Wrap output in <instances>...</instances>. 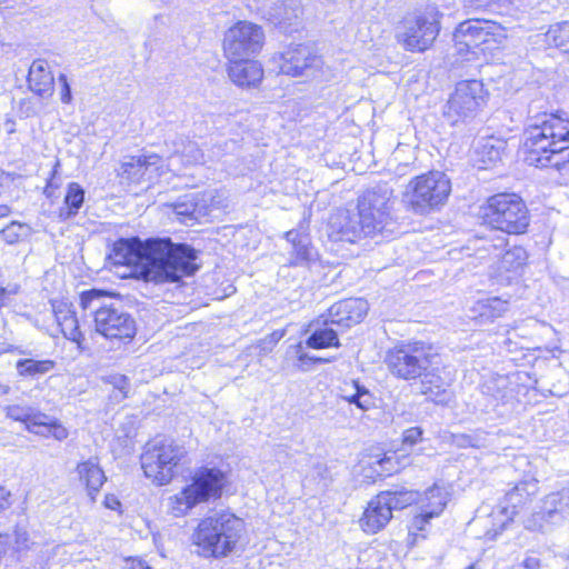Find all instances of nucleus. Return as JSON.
<instances>
[{
    "label": "nucleus",
    "instance_id": "nucleus-1",
    "mask_svg": "<svg viewBox=\"0 0 569 569\" xmlns=\"http://www.w3.org/2000/svg\"><path fill=\"white\" fill-rule=\"evenodd\" d=\"M108 258L113 264L132 267L139 277L156 284L177 283L200 269L199 252L188 243L170 238H120Z\"/></svg>",
    "mask_w": 569,
    "mask_h": 569
},
{
    "label": "nucleus",
    "instance_id": "nucleus-2",
    "mask_svg": "<svg viewBox=\"0 0 569 569\" xmlns=\"http://www.w3.org/2000/svg\"><path fill=\"white\" fill-rule=\"evenodd\" d=\"M542 99L528 104L527 126L523 131L525 162L536 168L560 171L569 163V119L565 112L542 110Z\"/></svg>",
    "mask_w": 569,
    "mask_h": 569
},
{
    "label": "nucleus",
    "instance_id": "nucleus-3",
    "mask_svg": "<svg viewBox=\"0 0 569 569\" xmlns=\"http://www.w3.org/2000/svg\"><path fill=\"white\" fill-rule=\"evenodd\" d=\"M392 190L387 183L366 190L359 198L357 211L339 209L328 221V236L332 241L357 243L378 234L390 237L397 223L390 214Z\"/></svg>",
    "mask_w": 569,
    "mask_h": 569
},
{
    "label": "nucleus",
    "instance_id": "nucleus-4",
    "mask_svg": "<svg viewBox=\"0 0 569 569\" xmlns=\"http://www.w3.org/2000/svg\"><path fill=\"white\" fill-rule=\"evenodd\" d=\"M244 530V522L231 512H216L200 520L193 543L204 558H224L236 548Z\"/></svg>",
    "mask_w": 569,
    "mask_h": 569
},
{
    "label": "nucleus",
    "instance_id": "nucleus-5",
    "mask_svg": "<svg viewBox=\"0 0 569 569\" xmlns=\"http://www.w3.org/2000/svg\"><path fill=\"white\" fill-rule=\"evenodd\" d=\"M443 14L435 4L408 12L396 27L397 42L409 52H425L437 40Z\"/></svg>",
    "mask_w": 569,
    "mask_h": 569
},
{
    "label": "nucleus",
    "instance_id": "nucleus-6",
    "mask_svg": "<svg viewBox=\"0 0 569 569\" xmlns=\"http://www.w3.org/2000/svg\"><path fill=\"white\" fill-rule=\"evenodd\" d=\"M486 224L508 234H522L530 222L529 210L522 198L516 193H497L480 207Z\"/></svg>",
    "mask_w": 569,
    "mask_h": 569
},
{
    "label": "nucleus",
    "instance_id": "nucleus-7",
    "mask_svg": "<svg viewBox=\"0 0 569 569\" xmlns=\"http://www.w3.org/2000/svg\"><path fill=\"white\" fill-rule=\"evenodd\" d=\"M450 193V178L442 171L432 170L411 179L405 198L415 213L428 214L443 207Z\"/></svg>",
    "mask_w": 569,
    "mask_h": 569
},
{
    "label": "nucleus",
    "instance_id": "nucleus-8",
    "mask_svg": "<svg viewBox=\"0 0 569 569\" xmlns=\"http://www.w3.org/2000/svg\"><path fill=\"white\" fill-rule=\"evenodd\" d=\"M536 485L528 480H520L505 493L503 501L490 508L482 505L477 509L475 521L483 527L485 537L496 539L513 520L517 508L522 506L531 495L529 488Z\"/></svg>",
    "mask_w": 569,
    "mask_h": 569
},
{
    "label": "nucleus",
    "instance_id": "nucleus-9",
    "mask_svg": "<svg viewBox=\"0 0 569 569\" xmlns=\"http://www.w3.org/2000/svg\"><path fill=\"white\" fill-rule=\"evenodd\" d=\"M437 357L428 343L401 341L388 350L385 362L392 376L410 381L418 379L427 368L435 365Z\"/></svg>",
    "mask_w": 569,
    "mask_h": 569
},
{
    "label": "nucleus",
    "instance_id": "nucleus-10",
    "mask_svg": "<svg viewBox=\"0 0 569 569\" xmlns=\"http://www.w3.org/2000/svg\"><path fill=\"white\" fill-rule=\"evenodd\" d=\"M227 482V476L221 469L217 467L198 468L191 477L190 483L174 496V510L187 512L202 502L219 499Z\"/></svg>",
    "mask_w": 569,
    "mask_h": 569
},
{
    "label": "nucleus",
    "instance_id": "nucleus-11",
    "mask_svg": "<svg viewBox=\"0 0 569 569\" xmlns=\"http://www.w3.org/2000/svg\"><path fill=\"white\" fill-rule=\"evenodd\" d=\"M184 453V448L173 440L154 439L148 442L140 457L144 476L159 486L169 483Z\"/></svg>",
    "mask_w": 569,
    "mask_h": 569
},
{
    "label": "nucleus",
    "instance_id": "nucleus-12",
    "mask_svg": "<svg viewBox=\"0 0 569 569\" xmlns=\"http://www.w3.org/2000/svg\"><path fill=\"white\" fill-rule=\"evenodd\" d=\"M488 91L482 81H459L443 107V118L451 126L473 119L486 106Z\"/></svg>",
    "mask_w": 569,
    "mask_h": 569
},
{
    "label": "nucleus",
    "instance_id": "nucleus-13",
    "mask_svg": "<svg viewBox=\"0 0 569 569\" xmlns=\"http://www.w3.org/2000/svg\"><path fill=\"white\" fill-rule=\"evenodd\" d=\"M417 499V491L403 487L379 492L371 499L360 518V526L367 533H377L391 520L393 510L403 509Z\"/></svg>",
    "mask_w": 569,
    "mask_h": 569
},
{
    "label": "nucleus",
    "instance_id": "nucleus-14",
    "mask_svg": "<svg viewBox=\"0 0 569 569\" xmlns=\"http://www.w3.org/2000/svg\"><path fill=\"white\" fill-rule=\"evenodd\" d=\"M273 61L279 72L289 77L327 78L322 57L308 43H290L283 51L274 54Z\"/></svg>",
    "mask_w": 569,
    "mask_h": 569
},
{
    "label": "nucleus",
    "instance_id": "nucleus-15",
    "mask_svg": "<svg viewBox=\"0 0 569 569\" xmlns=\"http://www.w3.org/2000/svg\"><path fill=\"white\" fill-rule=\"evenodd\" d=\"M495 24L489 20L468 19L460 22L453 31L452 39L457 53L478 57L489 50L488 42L493 40Z\"/></svg>",
    "mask_w": 569,
    "mask_h": 569
},
{
    "label": "nucleus",
    "instance_id": "nucleus-16",
    "mask_svg": "<svg viewBox=\"0 0 569 569\" xmlns=\"http://www.w3.org/2000/svg\"><path fill=\"white\" fill-rule=\"evenodd\" d=\"M263 42L264 33L260 26L239 21L226 32L223 50L228 59L247 58L258 53Z\"/></svg>",
    "mask_w": 569,
    "mask_h": 569
},
{
    "label": "nucleus",
    "instance_id": "nucleus-17",
    "mask_svg": "<svg viewBox=\"0 0 569 569\" xmlns=\"http://www.w3.org/2000/svg\"><path fill=\"white\" fill-rule=\"evenodd\" d=\"M96 331L107 339L130 341L137 331L136 321L120 305L99 306L94 311Z\"/></svg>",
    "mask_w": 569,
    "mask_h": 569
},
{
    "label": "nucleus",
    "instance_id": "nucleus-18",
    "mask_svg": "<svg viewBox=\"0 0 569 569\" xmlns=\"http://www.w3.org/2000/svg\"><path fill=\"white\" fill-rule=\"evenodd\" d=\"M535 518L543 525L560 526L569 519V487L553 491L545 496Z\"/></svg>",
    "mask_w": 569,
    "mask_h": 569
},
{
    "label": "nucleus",
    "instance_id": "nucleus-19",
    "mask_svg": "<svg viewBox=\"0 0 569 569\" xmlns=\"http://www.w3.org/2000/svg\"><path fill=\"white\" fill-rule=\"evenodd\" d=\"M301 335L306 337L301 341L310 349L321 350L341 346L338 330L323 315L305 326Z\"/></svg>",
    "mask_w": 569,
    "mask_h": 569
},
{
    "label": "nucleus",
    "instance_id": "nucleus-20",
    "mask_svg": "<svg viewBox=\"0 0 569 569\" xmlns=\"http://www.w3.org/2000/svg\"><path fill=\"white\" fill-rule=\"evenodd\" d=\"M420 391L428 396L437 405H449L451 392L448 390L451 378L447 376L445 368L431 365L420 377Z\"/></svg>",
    "mask_w": 569,
    "mask_h": 569
},
{
    "label": "nucleus",
    "instance_id": "nucleus-21",
    "mask_svg": "<svg viewBox=\"0 0 569 569\" xmlns=\"http://www.w3.org/2000/svg\"><path fill=\"white\" fill-rule=\"evenodd\" d=\"M338 396L361 412L377 408L378 398L360 379H345L338 388Z\"/></svg>",
    "mask_w": 569,
    "mask_h": 569
},
{
    "label": "nucleus",
    "instance_id": "nucleus-22",
    "mask_svg": "<svg viewBox=\"0 0 569 569\" xmlns=\"http://www.w3.org/2000/svg\"><path fill=\"white\" fill-rule=\"evenodd\" d=\"M228 76L238 87H257L263 78V69L257 60L248 58L229 59Z\"/></svg>",
    "mask_w": 569,
    "mask_h": 569
},
{
    "label": "nucleus",
    "instance_id": "nucleus-23",
    "mask_svg": "<svg viewBox=\"0 0 569 569\" xmlns=\"http://www.w3.org/2000/svg\"><path fill=\"white\" fill-rule=\"evenodd\" d=\"M178 220L184 224L193 226L208 214V207L199 192L187 193L172 203Z\"/></svg>",
    "mask_w": 569,
    "mask_h": 569
},
{
    "label": "nucleus",
    "instance_id": "nucleus-24",
    "mask_svg": "<svg viewBox=\"0 0 569 569\" xmlns=\"http://www.w3.org/2000/svg\"><path fill=\"white\" fill-rule=\"evenodd\" d=\"M159 162L160 157L154 153L128 156L123 158L118 174L129 183H140L152 167L157 169Z\"/></svg>",
    "mask_w": 569,
    "mask_h": 569
},
{
    "label": "nucleus",
    "instance_id": "nucleus-25",
    "mask_svg": "<svg viewBox=\"0 0 569 569\" xmlns=\"http://www.w3.org/2000/svg\"><path fill=\"white\" fill-rule=\"evenodd\" d=\"M28 88L39 98L48 99L54 91V78L44 59H36L28 71Z\"/></svg>",
    "mask_w": 569,
    "mask_h": 569
},
{
    "label": "nucleus",
    "instance_id": "nucleus-26",
    "mask_svg": "<svg viewBox=\"0 0 569 569\" xmlns=\"http://www.w3.org/2000/svg\"><path fill=\"white\" fill-rule=\"evenodd\" d=\"M77 473L81 485L84 486L91 502H94L101 487L107 481L104 471L94 459L90 458L78 463Z\"/></svg>",
    "mask_w": 569,
    "mask_h": 569
},
{
    "label": "nucleus",
    "instance_id": "nucleus-27",
    "mask_svg": "<svg viewBox=\"0 0 569 569\" xmlns=\"http://www.w3.org/2000/svg\"><path fill=\"white\" fill-rule=\"evenodd\" d=\"M509 303L499 297L478 300L469 310L468 317L477 325H487L502 317L508 311Z\"/></svg>",
    "mask_w": 569,
    "mask_h": 569
},
{
    "label": "nucleus",
    "instance_id": "nucleus-28",
    "mask_svg": "<svg viewBox=\"0 0 569 569\" xmlns=\"http://www.w3.org/2000/svg\"><path fill=\"white\" fill-rule=\"evenodd\" d=\"M286 239L291 244V266L308 267L315 260L316 252L308 233L292 229L286 232Z\"/></svg>",
    "mask_w": 569,
    "mask_h": 569
},
{
    "label": "nucleus",
    "instance_id": "nucleus-29",
    "mask_svg": "<svg viewBox=\"0 0 569 569\" xmlns=\"http://www.w3.org/2000/svg\"><path fill=\"white\" fill-rule=\"evenodd\" d=\"M28 431L34 435L53 438L58 441H62L68 438V429L60 422L59 419L51 417L42 411H38L33 417V422L28 425Z\"/></svg>",
    "mask_w": 569,
    "mask_h": 569
},
{
    "label": "nucleus",
    "instance_id": "nucleus-30",
    "mask_svg": "<svg viewBox=\"0 0 569 569\" xmlns=\"http://www.w3.org/2000/svg\"><path fill=\"white\" fill-rule=\"evenodd\" d=\"M481 393L489 398L493 407L506 405L513 399V389L507 376L490 377L481 385Z\"/></svg>",
    "mask_w": 569,
    "mask_h": 569
},
{
    "label": "nucleus",
    "instance_id": "nucleus-31",
    "mask_svg": "<svg viewBox=\"0 0 569 569\" xmlns=\"http://www.w3.org/2000/svg\"><path fill=\"white\" fill-rule=\"evenodd\" d=\"M449 499L450 493L447 488L435 483L432 487L425 490L420 498L417 492L416 501L419 502V507L423 509V512L432 517H439L445 510Z\"/></svg>",
    "mask_w": 569,
    "mask_h": 569
},
{
    "label": "nucleus",
    "instance_id": "nucleus-32",
    "mask_svg": "<svg viewBox=\"0 0 569 569\" xmlns=\"http://www.w3.org/2000/svg\"><path fill=\"white\" fill-rule=\"evenodd\" d=\"M86 201V190L78 182H69L67 184L62 206L58 209V218L60 221L73 219L83 207Z\"/></svg>",
    "mask_w": 569,
    "mask_h": 569
},
{
    "label": "nucleus",
    "instance_id": "nucleus-33",
    "mask_svg": "<svg viewBox=\"0 0 569 569\" xmlns=\"http://www.w3.org/2000/svg\"><path fill=\"white\" fill-rule=\"evenodd\" d=\"M506 148V141L489 137L478 141L475 153L477 160L483 166L495 164L501 159V154Z\"/></svg>",
    "mask_w": 569,
    "mask_h": 569
},
{
    "label": "nucleus",
    "instance_id": "nucleus-34",
    "mask_svg": "<svg viewBox=\"0 0 569 569\" xmlns=\"http://www.w3.org/2000/svg\"><path fill=\"white\" fill-rule=\"evenodd\" d=\"M54 367L56 362L51 359L22 358L16 362V370L22 378H38L50 372Z\"/></svg>",
    "mask_w": 569,
    "mask_h": 569
},
{
    "label": "nucleus",
    "instance_id": "nucleus-35",
    "mask_svg": "<svg viewBox=\"0 0 569 569\" xmlns=\"http://www.w3.org/2000/svg\"><path fill=\"white\" fill-rule=\"evenodd\" d=\"M528 253L521 246L505 247L500 257H497L498 268L505 271H517L526 264Z\"/></svg>",
    "mask_w": 569,
    "mask_h": 569
},
{
    "label": "nucleus",
    "instance_id": "nucleus-36",
    "mask_svg": "<svg viewBox=\"0 0 569 569\" xmlns=\"http://www.w3.org/2000/svg\"><path fill=\"white\" fill-rule=\"evenodd\" d=\"M368 465L372 470V473H375V476L370 475V478L373 479L375 477L382 478L390 476L398 470V461L395 453L383 452L381 455H377L371 458ZM366 477H369V475H366Z\"/></svg>",
    "mask_w": 569,
    "mask_h": 569
},
{
    "label": "nucleus",
    "instance_id": "nucleus-37",
    "mask_svg": "<svg viewBox=\"0 0 569 569\" xmlns=\"http://www.w3.org/2000/svg\"><path fill=\"white\" fill-rule=\"evenodd\" d=\"M480 244L475 248L476 254L479 259L496 260L497 257L501 256L505 247H508V239L502 236H498L492 239H480Z\"/></svg>",
    "mask_w": 569,
    "mask_h": 569
},
{
    "label": "nucleus",
    "instance_id": "nucleus-38",
    "mask_svg": "<svg viewBox=\"0 0 569 569\" xmlns=\"http://www.w3.org/2000/svg\"><path fill=\"white\" fill-rule=\"evenodd\" d=\"M297 358L296 367L301 371H309L316 365L330 363L333 361V358H323L310 355L306 351V345L302 341L290 347Z\"/></svg>",
    "mask_w": 569,
    "mask_h": 569
},
{
    "label": "nucleus",
    "instance_id": "nucleus-39",
    "mask_svg": "<svg viewBox=\"0 0 569 569\" xmlns=\"http://www.w3.org/2000/svg\"><path fill=\"white\" fill-rule=\"evenodd\" d=\"M452 442L459 448H486L488 446V432L477 429L470 433L452 435Z\"/></svg>",
    "mask_w": 569,
    "mask_h": 569
},
{
    "label": "nucleus",
    "instance_id": "nucleus-40",
    "mask_svg": "<svg viewBox=\"0 0 569 569\" xmlns=\"http://www.w3.org/2000/svg\"><path fill=\"white\" fill-rule=\"evenodd\" d=\"M59 328L60 332L66 339L77 345V349L79 352H82L86 349V339L83 332L80 330L77 313L67 319V321H64L63 323H61Z\"/></svg>",
    "mask_w": 569,
    "mask_h": 569
},
{
    "label": "nucleus",
    "instance_id": "nucleus-41",
    "mask_svg": "<svg viewBox=\"0 0 569 569\" xmlns=\"http://www.w3.org/2000/svg\"><path fill=\"white\" fill-rule=\"evenodd\" d=\"M546 42L556 48L569 47V21H561L549 27L545 34Z\"/></svg>",
    "mask_w": 569,
    "mask_h": 569
},
{
    "label": "nucleus",
    "instance_id": "nucleus-42",
    "mask_svg": "<svg viewBox=\"0 0 569 569\" xmlns=\"http://www.w3.org/2000/svg\"><path fill=\"white\" fill-rule=\"evenodd\" d=\"M347 307L348 306L345 303V300L338 301L333 303L328 309V312L323 313V316L329 320V322L337 327L350 328L353 323H349V318L347 319V316H349Z\"/></svg>",
    "mask_w": 569,
    "mask_h": 569
},
{
    "label": "nucleus",
    "instance_id": "nucleus-43",
    "mask_svg": "<svg viewBox=\"0 0 569 569\" xmlns=\"http://www.w3.org/2000/svg\"><path fill=\"white\" fill-rule=\"evenodd\" d=\"M38 409L29 406L11 405L6 407V416L14 421L23 422L28 430V425L33 422V417L38 413Z\"/></svg>",
    "mask_w": 569,
    "mask_h": 569
},
{
    "label": "nucleus",
    "instance_id": "nucleus-44",
    "mask_svg": "<svg viewBox=\"0 0 569 569\" xmlns=\"http://www.w3.org/2000/svg\"><path fill=\"white\" fill-rule=\"evenodd\" d=\"M29 227L19 221H11L1 230V237L8 244H14L28 236Z\"/></svg>",
    "mask_w": 569,
    "mask_h": 569
},
{
    "label": "nucleus",
    "instance_id": "nucleus-45",
    "mask_svg": "<svg viewBox=\"0 0 569 569\" xmlns=\"http://www.w3.org/2000/svg\"><path fill=\"white\" fill-rule=\"evenodd\" d=\"M345 303L348 306L349 323H359L369 310L367 300L362 298H348L345 299Z\"/></svg>",
    "mask_w": 569,
    "mask_h": 569
},
{
    "label": "nucleus",
    "instance_id": "nucleus-46",
    "mask_svg": "<svg viewBox=\"0 0 569 569\" xmlns=\"http://www.w3.org/2000/svg\"><path fill=\"white\" fill-rule=\"evenodd\" d=\"M300 12L301 11L299 8L291 9L289 11L286 7H280L279 12L277 11L276 13H270V19L276 26H279L281 29H283L284 32H287L288 28L293 26V20L299 19Z\"/></svg>",
    "mask_w": 569,
    "mask_h": 569
},
{
    "label": "nucleus",
    "instance_id": "nucleus-47",
    "mask_svg": "<svg viewBox=\"0 0 569 569\" xmlns=\"http://www.w3.org/2000/svg\"><path fill=\"white\" fill-rule=\"evenodd\" d=\"M108 382L112 385L113 392L110 396L117 402L122 401L128 397L130 389V380L124 375H113L110 376Z\"/></svg>",
    "mask_w": 569,
    "mask_h": 569
},
{
    "label": "nucleus",
    "instance_id": "nucleus-48",
    "mask_svg": "<svg viewBox=\"0 0 569 569\" xmlns=\"http://www.w3.org/2000/svg\"><path fill=\"white\" fill-rule=\"evenodd\" d=\"M102 297L103 290L96 288L81 292L79 298L81 309L83 311L92 310V312L94 313L99 306H104L103 303H101Z\"/></svg>",
    "mask_w": 569,
    "mask_h": 569
},
{
    "label": "nucleus",
    "instance_id": "nucleus-49",
    "mask_svg": "<svg viewBox=\"0 0 569 569\" xmlns=\"http://www.w3.org/2000/svg\"><path fill=\"white\" fill-rule=\"evenodd\" d=\"M51 306L58 327L76 313L72 303L67 301L52 300Z\"/></svg>",
    "mask_w": 569,
    "mask_h": 569
},
{
    "label": "nucleus",
    "instance_id": "nucleus-50",
    "mask_svg": "<svg viewBox=\"0 0 569 569\" xmlns=\"http://www.w3.org/2000/svg\"><path fill=\"white\" fill-rule=\"evenodd\" d=\"M418 512L412 517L409 525L410 533L422 532L426 530L430 520L433 519L431 515L423 512V509L418 506Z\"/></svg>",
    "mask_w": 569,
    "mask_h": 569
},
{
    "label": "nucleus",
    "instance_id": "nucleus-51",
    "mask_svg": "<svg viewBox=\"0 0 569 569\" xmlns=\"http://www.w3.org/2000/svg\"><path fill=\"white\" fill-rule=\"evenodd\" d=\"M38 109L34 101L31 98L20 99L18 102V116L22 119L31 118L37 116Z\"/></svg>",
    "mask_w": 569,
    "mask_h": 569
},
{
    "label": "nucleus",
    "instance_id": "nucleus-52",
    "mask_svg": "<svg viewBox=\"0 0 569 569\" xmlns=\"http://www.w3.org/2000/svg\"><path fill=\"white\" fill-rule=\"evenodd\" d=\"M423 430L421 427H411L402 432V443L412 447L422 440Z\"/></svg>",
    "mask_w": 569,
    "mask_h": 569
},
{
    "label": "nucleus",
    "instance_id": "nucleus-53",
    "mask_svg": "<svg viewBox=\"0 0 569 569\" xmlns=\"http://www.w3.org/2000/svg\"><path fill=\"white\" fill-rule=\"evenodd\" d=\"M58 82L60 86V100L64 104L71 103L73 97H72V89L69 83L68 77L64 73H60L58 76Z\"/></svg>",
    "mask_w": 569,
    "mask_h": 569
},
{
    "label": "nucleus",
    "instance_id": "nucleus-54",
    "mask_svg": "<svg viewBox=\"0 0 569 569\" xmlns=\"http://www.w3.org/2000/svg\"><path fill=\"white\" fill-rule=\"evenodd\" d=\"M237 146L234 140H224L222 142L216 143L212 148V154L216 158L222 157L226 152L233 150Z\"/></svg>",
    "mask_w": 569,
    "mask_h": 569
},
{
    "label": "nucleus",
    "instance_id": "nucleus-55",
    "mask_svg": "<svg viewBox=\"0 0 569 569\" xmlns=\"http://www.w3.org/2000/svg\"><path fill=\"white\" fill-rule=\"evenodd\" d=\"M13 536H14V543H16L17 550H22V549L28 548L29 533L27 532L26 529L17 527L13 532Z\"/></svg>",
    "mask_w": 569,
    "mask_h": 569
},
{
    "label": "nucleus",
    "instance_id": "nucleus-56",
    "mask_svg": "<svg viewBox=\"0 0 569 569\" xmlns=\"http://www.w3.org/2000/svg\"><path fill=\"white\" fill-rule=\"evenodd\" d=\"M523 569H542L543 565L540 558L533 555H527L519 565Z\"/></svg>",
    "mask_w": 569,
    "mask_h": 569
},
{
    "label": "nucleus",
    "instance_id": "nucleus-57",
    "mask_svg": "<svg viewBox=\"0 0 569 569\" xmlns=\"http://www.w3.org/2000/svg\"><path fill=\"white\" fill-rule=\"evenodd\" d=\"M60 161L57 160L52 167L50 176L47 179L46 186H50L51 189L57 190L60 187V182L57 180V176L59 174Z\"/></svg>",
    "mask_w": 569,
    "mask_h": 569
},
{
    "label": "nucleus",
    "instance_id": "nucleus-58",
    "mask_svg": "<svg viewBox=\"0 0 569 569\" xmlns=\"http://www.w3.org/2000/svg\"><path fill=\"white\" fill-rule=\"evenodd\" d=\"M103 506L110 510H120L121 502L113 493H107L103 499Z\"/></svg>",
    "mask_w": 569,
    "mask_h": 569
},
{
    "label": "nucleus",
    "instance_id": "nucleus-59",
    "mask_svg": "<svg viewBox=\"0 0 569 569\" xmlns=\"http://www.w3.org/2000/svg\"><path fill=\"white\" fill-rule=\"evenodd\" d=\"M126 569H152L144 561L138 558H128L126 559Z\"/></svg>",
    "mask_w": 569,
    "mask_h": 569
},
{
    "label": "nucleus",
    "instance_id": "nucleus-60",
    "mask_svg": "<svg viewBox=\"0 0 569 569\" xmlns=\"http://www.w3.org/2000/svg\"><path fill=\"white\" fill-rule=\"evenodd\" d=\"M11 493L4 487L0 486V512L10 507Z\"/></svg>",
    "mask_w": 569,
    "mask_h": 569
},
{
    "label": "nucleus",
    "instance_id": "nucleus-61",
    "mask_svg": "<svg viewBox=\"0 0 569 569\" xmlns=\"http://www.w3.org/2000/svg\"><path fill=\"white\" fill-rule=\"evenodd\" d=\"M11 539L8 535H0V560L7 553Z\"/></svg>",
    "mask_w": 569,
    "mask_h": 569
},
{
    "label": "nucleus",
    "instance_id": "nucleus-62",
    "mask_svg": "<svg viewBox=\"0 0 569 569\" xmlns=\"http://www.w3.org/2000/svg\"><path fill=\"white\" fill-rule=\"evenodd\" d=\"M4 129L8 134L14 133L16 132V121L12 118L7 117L4 120Z\"/></svg>",
    "mask_w": 569,
    "mask_h": 569
},
{
    "label": "nucleus",
    "instance_id": "nucleus-63",
    "mask_svg": "<svg viewBox=\"0 0 569 569\" xmlns=\"http://www.w3.org/2000/svg\"><path fill=\"white\" fill-rule=\"evenodd\" d=\"M54 189H51L50 186H46L44 189H43V194L46 196V198L48 199H52L54 198Z\"/></svg>",
    "mask_w": 569,
    "mask_h": 569
},
{
    "label": "nucleus",
    "instance_id": "nucleus-64",
    "mask_svg": "<svg viewBox=\"0 0 569 569\" xmlns=\"http://www.w3.org/2000/svg\"><path fill=\"white\" fill-rule=\"evenodd\" d=\"M10 212V209L8 206H0V218L7 216Z\"/></svg>",
    "mask_w": 569,
    "mask_h": 569
}]
</instances>
